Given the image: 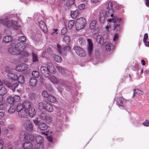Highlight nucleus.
<instances>
[{
	"instance_id": "2f4dec72",
	"label": "nucleus",
	"mask_w": 149,
	"mask_h": 149,
	"mask_svg": "<svg viewBox=\"0 0 149 149\" xmlns=\"http://www.w3.org/2000/svg\"><path fill=\"white\" fill-rule=\"evenodd\" d=\"M38 126L40 130H46L48 127L47 125L44 123H40L39 125Z\"/></svg>"
},
{
	"instance_id": "3c124183",
	"label": "nucleus",
	"mask_w": 149,
	"mask_h": 149,
	"mask_svg": "<svg viewBox=\"0 0 149 149\" xmlns=\"http://www.w3.org/2000/svg\"><path fill=\"white\" fill-rule=\"evenodd\" d=\"M26 40V38L23 36L19 37L18 38V40L22 42H25Z\"/></svg>"
},
{
	"instance_id": "5701e85b",
	"label": "nucleus",
	"mask_w": 149,
	"mask_h": 149,
	"mask_svg": "<svg viewBox=\"0 0 149 149\" xmlns=\"http://www.w3.org/2000/svg\"><path fill=\"white\" fill-rule=\"evenodd\" d=\"M96 40L97 43L101 45L103 44L104 43V39L101 35H98L97 36Z\"/></svg>"
},
{
	"instance_id": "39448f33",
	"label": "nucleus",
	"mask_w": 149,
	"mask_h": 149,
	"mask_svg": "<svg viewBox=\"0 0 149 149\" xmlns=\"http://www.w3.org/2000/svg\"><path fill=\"white\" fill-rule=\"evenodd\" d=\"M20 42H19L15 44V49H13V48L10 47L9 49V52L11 53L15 52L16 54L21 53L26 48L25 45L22 46Z\"/></svg>"
},
{
	"instance_id": "338daca9",
	"label": "nucleus",
	"mask_w": 149,
	"mask_h": 149,
	"mask_svg": "<svg viewBox=\"0 0 149 149\" xmlns=\"http://www.w3.org/2000/svg\"><path fill=\"white\" fill-rule=\"evenodd\" d=\"M47 52L49 54L51 53L52 52L51 48L50 47H48L47 49Z\"/></svg>"
},
{
	"instance_id": "473e14b6",
	"label": "nucleus",
	"mask_w": 149,
	"mask_h": 149,
	"mask_svg": "<svg viewBox=\"0 0 149 149\" xmlns=\"http://www.w3.org/2000/svg\"><path fill=\"white\" fill-rule=\"evenodd\" d=\"M70 38L68 35L65 36L62 39L63 42H65L66 44L69 43L70 42Z\"/></svg>"
},
{
	"instance_id": "79ce46f5",
	"label": "nucleus",
	"mask_w": 149,
	"mask_h": 149,
	"mask_svg": "<svg viewBox=\"0 0 149 149\" xmlns=\"http://www.w3.org/2000/svg\"><path fill=\"white\" fill-rule=\"evenodd\" d=\"M56 68L57 70L62 74H65L66 73V71L63 69L60 66H57Z\"/></svg>"
},
{
	"instance_id": "b1692460",
	"label": "nucleus",
	"mask_w": 149,
	"mask_h": 149,
	"mask_svg": "<svg viewBox=\"0 0 149 149\" xmlns=\"http://www.w3.org/2000/svg\"><path fill=\"white\" fill-rule=\"evenodd\" d=\"M22 146L25 149H29L32 147L33 145L31 142H26L23 144Z\"/></svg>"
},
{
	"instance_id": "a211bd4d",
	"label": "nucleus",
	"mask_w": 149,
	"mask_h": 149,
	"mask_svg": "<svg viewBox=\"0 0 149 149\" xmlns=\"http://www.w3.org/2000/svg\"><path fill=\"white\" fill-rule=\"evenodd\" d=\"M47 66L49 70V74L51 73L52 74L54 73L56 71L55 69L54 68L53 65L51 63H48Z\"/></svg>"
},
{
	"instance_id": "72a5a7b5",
	"label": "nucleus",
	"mask_w": 149,
	"mask_h": 149,
	"mask_svg": "<svg viewBox=\"0 0 149 149\" xmlns=\"http://www.w3.org/2000/svg\"><path fill=\"white\" fill-rule=\"evenodd\" d=\"M53 57L55 61L58 63H61L62 61V59L61 57L58 56L56 55H54Z\"/></svg>"
},
{
	"instance_id": "423d86ee",
	"label": "nucleus",
	"mask_w": 149,
	"mask_h": 149,
	"mask_svg": "<svg viewBox=\"0 0 149 149\" xmlns=\"http://www.w3.org/2000/svg\"><path fill=\"white\" fill-rule=\"evenodd\" d=\"M38 105L40 107L42 108L49 112H52L53 110V108L52 104L46 101L40 102Z\"/></svg>"
},
{
	"instance_id": "680f3d73",
	"label": "nucleus",
	"mask_w": 149,
	"mask_h": 149,
	"mask_svg": "<svg viewBox=\"0 0 149 149\" xmlns=\"http://www.w3.org/2000/svg\"><path fill=\"white\" fill-rule=\"evenodd\" d=\"M34 135H30L29 136V139L31 141H32L34 140Z\"/></svg>"
},
{
	"instance_id": "e2e57ef3",
	"label": "nucleus",
	"mask_w": 149,
	"mask_h": 149,
	"mask_svg": "<svg viewBox=\"0 0 149 149\" xmlns=\"http://www.w3.org/2000/svg\"><path fill=\"white\" fill-rule=\"evenodd\" d=\"M3 145V142L2 140H0V149H2Z\"/></svg>"
},
{
	"instance_id": "09e8293b",
	"label": "nucleus",
	"mask_w": 149,
	"mask_h": 149,
	"mask_svg": "<svg viewBox=\"0 0 149 149\" xmlns=\"http://www.w3.org/2000/svg\"><path fill=\"white\" fill-rule=\"evenodd\" d=\"M42 96L44 97H48L49 96L48 93L46 91H44L42 93Z\"/></svg>"
},
{
	"instance_id": "7c9ffc66",
	"label": "nucleus",
	"mask_w": 149,
	"mask_h": 149,
	"mask_svg": "<svg viewBox=\"0 0 149 149\" xmlns=\"http://www.w3.org/2000/svg\"><path fill=\"white\" fill-rule=\"evenodd\" d=\"M97 23V22L96 20H93L91 22L90 26L91 29H93L95 28Z\"/></svg>"
},
{
	"instance_id": "864d4df0",
	"label": "nucleus",
	"mask_w": 149,
	"mask_h": 149,
	"mask_svg": "<svg viewBox=\"0 0 149 149\" xmlns=\"http://www.w3.org/2000/svg\"><path fill=\"white\" fill-rule=\"evenodd\" d=\"M85 5L84 4H81L79 5L78 6V8L80 10H82L85 8Z\"/></svg>"
},
{
	"instance_id": "37998d69",
	"label": "nucleus",
	"mask_w": 149,
	"mask_h": 149,
	"mask_svg": "<svg viewBox=\"0 0 149 149\" xmlns=\"http://www.w3.org/2000/svg\"><path fill=\"white\" fill-rule=\"evenodd\" d=\"M32 75L34 77L38 78L39 77L40 74L38 71H34L32 72Z\"/></svg>"
},
{
	"instance_id": "0eeeda50",
	"label": "nucleus",
	"mask_w": 149,
	"mask_h": 149,
	"mask_svg": "<svg viewBox=\"0 0 149 149\" xmlns=\"http://www.w3.org/2000/svg\"><path fill=\"white\" fill-rule=\"evenodd\" d=\"M112 21L115 23L114 26L113 28V30H116L118 31L120 29V24L121 21V19L120 18L118 19L116 17H114L112 19H108L107 21L111 22Z\"/></svg>"
},
{
	"instance_id": "de8ad7c7",
	"label": "nucleus",
	"mask_w": 149,
	"mask_h": 149,
	"mask_svg": "<svg viewBox=\"0 0 149 149\" xmlns=\"http://www.w3.org/2000/svg\"><path fill=\"white\" fill-rule=\"evenodd\" d=\"M13 97L14 102H19L20 101V97L19 96L17 95H15Z\"/></svg>"
},
{
	"instance_id": "4be33fe9",
	"label": "nucleus",
	"mask_w": 149,
	"mask_h": 149,
	"mask_svg": "<svg viewBox=\"0 0 149 149\" xmlns=\"http://www.w3.org/2000/svg\"><path fill=\"white\" fill-rule=\"evenodd\" d=\"M19 138L21 141H24L27 139L28 136L25 132H22L20 134Z\"/></svg>"
},
{
	"instance_id": "603ef678",
	"label": "nucleus",
	"mask_w": 149,
	"mask_h": 149,
	"mask_svg": "<svg viewBox=\"0 0 149 149\" xmlns=\"http://www.w3.org/2000/svg\"><path fill=\"white\" fill-rule=\"evenodd\" d=\"M67 29L66 28H63L61 30V34L63 35L67 33Z\"/></svg>"
},
{
	"instance_id": "1a4fd4ad",
	"label": "nucleus",
	"mask_w": 149,
	"mask_h": 149,
	"mask_svg": "<svg viewBox=\"0 0 149 149\" xmlns=\"http://www.w3.org/2000/svg\"><path fill=\"white\" fill-rule=\"evenodd\" d=\"M57 49L60 54H64L70 51V48L69 46H67L63 47V49L60 45L57 44Z\"/></svg>"
},
{
	"instance_id": "393cba45",
	"label": "nucleus",
	"mask_w": 149,
	"mask_h": 149,
	"mask_svg": "<svg viewBox=\"0 0 149 149\" xmlns=\"http://www.w3.org/2000/svg\"><path fill=\"white\" fill-rule=\"evenodd\" d=\"M79 13L78 10H76L74 11L71 12L70 15L72 17L73 19H75L78 15Z\"/></svg>"
},
{
	"instance_id": "bf43d9fd",
	"label": "nucleus",
	"mask_w": 149,
	"mask_h": 149,
	"mask_svg": "<svg viewBox=\"0 0 149 149\" xmlns=\"http://www.w3.org/2000/svg\"><path fill=\"white\" fill-rule=\"evenodd\" d=\"M148 39V35L147 33H146L144 35L143 39V42H145V41H146V40Z\"/></svg>"
},
{
	"instance_id": "c85d7f7f",
	"label": "nucleus",
	"mask_w": 149,
	"mask_h": 149,
	"mask_svg": "<svg viewBox=\"0 0 149 149\" xmlns=\"http://www.w3.org/2000/svg\"><path fill=\"white\" fill-rule=\"evenodd\" d=\"M36 140L38 144H41L43 141V138L40 136H37L36 137Z\"/></svg>"
},
{
	"instance_id": "5fc2aeb1",
	"label": "nucleus",
	"mask_w": 149,
	"mask_h": 149,
	"mask_svg": "<svg viewBox=\"0 0 149 149\" xmlns=\"http://www.w3.org/2000/svg\"><path fill=\"white\" fill-rule=\"evenodd\" d=\"M8 129H10L11 130H13L15 129V127L14 125L11 124L8 126Z\"/></svg>"
},
{
	"instance_id": "f704fd0d",
	"label": "nucleus",
	"mask_w": 149,
	"mask_h": 149,
	"mask_svg": "<svg viewBox=\"0 0 149 149\" xmlns=\"http://www.w3.org/2000/svg\"><path fill=\"white\" fill-rule=\"evenodd\" d=\"M17 80L19 83L22 84L24 82V77L22 75H19L17 78Z\"/></svg>"
},
{
	"instance_id": "a878e982",
	"label": "nucleus",
	"mask_w": 149,
	"mask_h": 149,
	"mask_svg": "<svg viewBox=\"0 0 149 149\" xmlns=\"http://www.w3.org/2000/svg\"><path fill=\"white\" fill-rule=\"evenodd\" d=\"M13 39V37L10 36H6L3 38V42H9Z\"/></svg>"
},
{
	"instance_id": "ea45409f",
	"label": "nucleus",
	"mask_w": 149,
	"mask_h": 149,
	"mask_svg": "<svg viewBox=\"0 0 149 149\" xmlns=\"http://www.w3.org/2000/svg\"><path fill=\"white\" fill-rule=\"evenodd\" d=\"M6 93V90L5 88L4 87H2L0 88V95H4Z\"/></svg>"
},
{
	"instance_id": "f257e3e1",
	"label": "nucleus",
	"mask_w": 149,
	"mask_h": 149,
	"mask_svg": "<svg viewBox=\"0 0 149 149\" xmlns=\"http://www.w3.org/2000/svg\"><path fill=\"white\" fill-rule=\"evenodd\" d=\"M24 106L26 109L27 115L31 117H33L35 115L36 111L35 108L31 105V103L28 101L24 102Z\"/></svg>"
},
{
	"instance_id": "69168bd1",
	"label": "nucleus",
	"mask_w": 149,
	"mask_h": 149,
	"mask_svg": "<svg viewBox=\"0 0 149 149\" xmlns=\"http://www.w3.org/2000/svg\"><path fill=\"white\" fill-rule=\"evenodd\" d=\"M91 2L93 3H97L99 2V0H91Z\"/></svg>"
},
{
	"instance_id": "7ed1b4c3",
	"label": "nucleus",
	"mask_w": 149,
	"mask_h": 149,
	"mask_svg": "<svg viewBox=\"0 0 149 149\" xmlns=\"http://www.w3.org/2000/svg\"><path fill=\"white\" fill-rule=\"evenodd\" d=\"M16 111L19 116L22 118H25L27 116L26 109L24 106V102L22 104H19L16 107Z\"/></svg>"
},
{
	"instance_id": "f8f14e48",
	"label": "nucleus",
	"mask_w": 149,
	"mask_h": 149,
	"mask_svg": "<svg viewBox=\"0 0 149 149\" xmlns=\"http://www.w3.org/2000/svg\"><path fill=\"white\" fill-rule=\"evenodd\" d=\"M74 49L75 52L80 56H84L86 55V53L81 48L78 46H75Z\"/></svg>"
},
{
	"instance_id": "052dcab7",
	"label": "nucleus",
	"mask_w": 149,
	"mask_h": 149,
	"mask_svg": "<svg viewBox=\"0 0 149 149\" xmlns=\"http://www.w3.org/2000/svg\"><path fill=\"white\" fill-rule=\"evenodd\" d=\"M33 122L36 125H37L39 123V121H38V119H36L33 120Z\"/></svg>"
},
{
	"instance_id": "9d476101",
	"label": "nucleus",
	"mask_w": 149,
	"mask_h": 149,
	"mask_svg": "<svg viewBox=\"0 0 149 149\" xmlns=\"http://www.w3.org/2000/svg\"><path fill=\"white\" fill-rule=\"evenodd\" d=\"M40 118L42 120L47 123H50L52 120V118L51 116H47L45 113H41L40 115Z\"/></svg>"
},
{
	"instance_id": "58836bf2",
	"label": "nucleus",
	"mask_w": 149,
	"mask_h": 149,
	"mask_svg": "<svg viewBox=\"0 0 149 149\" xmlns=\"http://www.w3.org/2000/svg\"><path fill=\"white\" fill-rule=\"evenodd\" d=\"M74 24V21L71 20L69 21L68 24V26L70 29H72Z\"/></svg>"
},
{
	"instance_id": "a19ab883",
	"label": "nucleus",
	"mask_w": 149,
	"mask_h": 149,
	"mask_svg": "<svg viewBox=\"0 0 149 149\" xmlns=\"http://www.w3.org/2000/svg\"><path fill=\"white\" fill-rule=\"evenodd\" d=\"M15 110V107L13 105L11 106L8 110V112L9 113H14Z\"/></svg>"
},
{
	"instance_id": "f3484780",
	"label": "nucleus",
	"mask_w": 149,
	"mask_h": 149,
	"mask_svg": "<svg viewBox=\"0 0 149 149\" xmlns=\"http://www.w3.org/2000/svg\"><path fill=\"white\" fill-rule=\"evenodd\" d=\"M87 41L88 43V46L87 47V50L88 53L90 55L91 54L93 49V44L91 40L90 39H88Z\"/></svg>"
},
{
	"instance_id": "6e6d98bb",
	"label": "nucleus",
	"mask_w": 149,
	"mask_h": 149,
	"mask_svg": "<svg viewBox=\"0 0 149 149\" xmlns=\"http://www.w3.org/2000/svg\"><path fill=\"white\" fill-rule=\"evenodd\" d=\"M143 124L146 126H149V121L146 120L145 122L143 123Z\"/></svg>"
},
{
	"instance_id": "bb28decb",
	"label": "nucleus",
	"mask_w": 149,
	"mask_h": 149,
	"mask_svg": "<svg viewBox=\"0 0 149 149\" xmlns=\"http://www.w3.org/2000/svg\"><path fill=\"white\" fill-rule=\"evenodd\" d=\"M133 91V94L132 97H134L135 96L136 94L140 95H142L143 94V91L138 89H134Z\"/></svg>"
},
{
	"instance_id": "f03ea898",
	"label": "nucleus",
	"mask_w": 149,
	"mask_h": 149,
	"mask_svg": "<svg viewBox=\"0 0 149 149\" xmlns=\"http://www.w3.org/2000/svg\"><path fill=\"white\" fill-rule=\"evenodd\" d=\"M0 23L8 27L12 26L13 28L15 29H17L20 27L19 25H17L16 22L14 21L13 20L9 21L7 18L0 20Z\"/></svg>"
},
{
	"instance_id": "8fccbe9b",
	"label": "nucleus",
	"mask_w": 149,
	"mask_h": 149,
	"mask_svg": "<svg viewBox=\"0 0 149 149\" xmlns=\"http://www.w3.org/2000/svg\"><path fill=\"white\" fill-rule=\"evenodd\" d=\"M79 42L80 44L83 45L85 43L84 39L82 37H80L79 39Z\"/></svg>"
},
{
	"instance_id": "c756f323",
	"label": "nucleus",
	"mask_w": 149,
	"mask_h": 149,
	"mask_svg": "<svg viewBox=\"0 0 149 149\" xmlns=\"http://www.w3.org/2000/svg\"><path fill=\"white\" fill-rule=\"evenodd\" d=\"M39 25L40 28L44 32L47 31V27L45 26V23L42 21H41L40 22Z\"/></svg>"
},
{
	"instance_id": "4c0bfd02",
	"label": "nucleus",
	"mask_w": 149,
	"mask_h": 149,
	"mask_svg": "<svg viewBox=\"0 0 149 149\" xmlns=\"http://www.w3.org/2000/svg\"><path fill=\"white\" fill-rule=\"evenodd\" d=\"M33 61V62H37L38 61V58L37 54L35 52L32 53Z\"/></svg>"
},
{
	"instance_id": "49530a36",
	"label": "nucleus",
	"mask_w": 149,
	"mask_h": 149,
	"mask_svg": "<svg viewBox=\"0 0 149 149\" xmlns=\"http://www.w3.org/2000/svg\"><path fill=\"white\" fill-rule=\"evenodd\" d=\"M18 85V84L17 83L14 84L12 85L11 88L13 92L15 91V89L17 88Z\"/></svg>"
},
{
	"instance_id": "6ab92c4d",
	"label": "nucleus",
	"mask_w": 149,
	"mask_h": 149,
	"mask_svg": "<svg viewBox=\"0 0 149 149\" xmlns=\"http://www.w3.org/2000/svg\"><path fill=\"white\" fill-rule=\"evenodd\" d=\"M114 46L110 42H109L106 43L105 48L107 51L109 52L111 50L113 49L114 48Z\"/></svg>"
},
{
	"instance_id": "2eb2a0df",
	"label": "nucleus",
	"mask_w": 149,
	"mask_h": 149,
	"mask_svg": "<svg viewBox=\"0 0 149 149\" xmlns=\"http://www.w3.org/2000/svg\"><path fill=\"white\" fill-rule=\"evenodd\" d=\"M40 70L42 74L44 76L46 77L48 76L49 71L47 65V67L42 66L40 68Z\"/></svg>"
},
{
	"instance_id": "6e6552de",
	"label": "nucleus",
	"mask_w": 149,
	"mask_h": 149,
	"mask_svg": "<svg viewBox=\"0 0 149 149\" xmlns=\"http://www.w3.org/2000/svg\"><path fill=\"white\" fill-rule=\"evenodd\" d=\"M14 70L10 67H7L6 68V72L8 73L7 75L8 77L11 79L16 80L17 79V75L13 73Z\"/></svg>"
},
{
	"instance_id": "ddd939ff",
	"label": "nucleus",
	"mask_w": 149,
	"mask_h": 149,
	"mask_svg": "<svg viewBox=\"0 0 149 149\" xmlns=\"http://www.w3.org/2000/svg\"><path fill=\"white\" fill-rule=\"evenodd\" d=\"M28 67L27 64L24 63L18 65L16 67V69L18 71L22 72L26 70Z\"/></svg>"
},
{
	"instance_id": "cd10ccee",
	"label": "nucleus",
	"mask_w": 149,
	"mask_h": 149,
	"mask_svg": "<svg viewBox=\"0 0 149 149\" xmlns=\"http://www.w3.org/2000/svg\"><path fill=\"white\" fill-rule=\"evenodd\" d=\"M108 5V6L107 7V9H108L109 13H111L113 11V4L111 2H107Z\"/></svg>"
},
{
	"instance_id": "a18cd8bd",
	"label": "nucleus",
	"mask_w": 149,
	"mask_h": 149,
	"mask_svg": "<svg viewBox=\"0 0 149 149\" xmlns=\"http://www.w3.org/2000/svg\"><path fill=\"white\" fill-rule=\"evenodd\" d=\"M7 101L8 102L12 104L14 103L13 97L11 96H9L7 99Z\"/></svg>"
},
{
	"instance_id": "c03bdc74",
	"label": "nucleus",
	"mask_w": 149,
	"mask_h": 149,
	"mask_svg": "<svg viewBox=\"0 0 149 149\" xmlns=\"http://www.w3.org/2000/svg\"><path fill=\"white\" fill-rule=\"evenodd\" d=\"M74 0H68L66 2V5L67 6H69L74 4Z\"/></svg>"
},
{
	"instance_id": "4468645a",
	"label": "nucleus",
	"mask_w": 149,
	"mask_h": 149,
	"mask_svg": "<svg viewBox=\"0 0 149 149\" xmlns=\"http://www.w3.org/2000/svg\"><path fill=\"white\" fill-rule=\"evenodd\" d=\"M117 104L118 107H124L126 104V100L123 97H120L117 101Z\"/></svg>"
},
{
	"instance_id": "13d9d810",
	"label": "nucleus",
	"mask_w": 149,
	"mask_h": 149,
	"mask_svg": "<svg viewBox=\"0 0 149 149\" xmlns=\"http://www.w3.org/2000/svg\"><path fill=\"white\" fill-rule=\"evenodd\" d=\"M5 115L4 113L2 111H0V119H2L4 116Z\"/></svg>"
},
{
	"instance_id": "412c9836",
	"label": "nucleus",
	"mask_w": 149,
	"mask_h": 149,
	"mask_svg": "<svg viewBox=\"0 0 149 149\" xmlns=\"http://www.w3.org/2000/svg\"><path fill=\"white\" fill-rule=\"evenodd\" d=\"M6 106V103L3 101V97L0 96V110H3L4 109Z\"/></svg>"
},
{
	"instance_id": "e433bc0d",
	"label": "nucleus",
	"mask_w": 149,
	"mask_h": 149,
	"mask_svg": "<svg viewBox=\"0 0 149 149\" xmlns=\"http://www.w3.org/2000/svg\"><path fill=\"white\" fill-rule=\"evenodd\" d=\"M50 80L51 81L55 84H57L58 82V79L54 76L52 75L50 76Z\"/></svg>"
},
{
	"instance_id": "4d7b16f0",
	"label": "nucleus",
	"mask_w": 149,
	"mask_h": 149,
	"mask_svg": "<svg viewBox=\"0 0 149 149\" xmlns=\"http://www.w3.org/2000/svg\"><path fill=\"white\" fill-rule=\"evenodd\" d=\"M118 35L117 34H116L114 36L113 40L114 41H116L118 40Z\"/></svg>"
},
{
	"instance_id": "c9c22d12",
	"label": "nucleus",
	"mask_w": 149,
	"mask_h": 149,
	"mask_svg": "<svg viewBox=\"0 0 149 149\" xmlns=\"http://www.w3.org/2000/svg\"><path fill=\"white\" fill-rule=\"evenodd\" d=\"M48 99L49 101L52 103L56 102V98L54 96L51 95L49 96Z\"/></svg>"
},
{
	"instance_id": "aec40b11",
	"label": "nucleus",
	"mask_w": 149,
	"mask_h": 149,
	"mask_svg": "<svg viewBox=\"0 0 149 149\" xmlns=\"http://www.w3.org/2000/svg\"><path fill=\"white\" fill-rule=\"evenodd\" d=\"M29 83L31 86L32 87H35L37 84V80L34 77H31L29 80Z\"/></svg>"
},
{
	"instance_id": "dca6fc26",
	"label": "nucleus",
	"mask_w": 149,
	"mask_h": 149,
	"mask_svg": "<svg viewBox=\"0 0 149 149\" xmlns=\"http://www.w3.org/2000/svg\"><path fill=\"white\" fill-rule=\"evenodd\" d=\"M108 14L105 11H102L100 12V20L102 22H104L107 17Z\"/></svg>"
},
{
	"instance_id": "774afa93",
	"label": "nucleus",
	"mask_w": 149,
	"mask_h": 149,
	"mask_svg": "<svg viewBox=\"0 0 149 149\" xmlns=\"http://www.w3.org/2000/svg\"><path fill=\"white\" fill-rule=\"evenodd\" d=\"M145 44V45L147 47H149V42L147 41H145L143 42Z\"/></svg>"
},
{
	"instance_id": "9b49d317",
	"label": "nucleus",
	"mask_w": 149,
	"mask_h": 149,
	"mask_svg": "<svg viewBox=\"0 0 149 149\" xmlns=\"http://www.w3.org/2000/svg\"><path fill=\"white\" fill-rule=\"evenodd\" d=\"M24 125L25 129L28 132H31L33 129L32 123L30 120H27L24 123Z\"/></svg>"
},
{
	"instance_id": "20e7f679",
	"label": "nucleus",
	"mask_w": 149,
	"mask_h": 149,
	"mask_svg": "<svg viewBox=\"0 0 149 149\" xmlns=\"http://www.w3.org/2000/svg\"><path fill=\"white\" fill-rule=\"evenodd\" d=\"M86 20L84 17L77 19L75 25L76 30H80L84 29L86 26Z\"/></svg>"
},
{
	"instance_id": "0e129e2a",
	"label": "nucleus",
	"mask_w": 149,
	"mask_h": 149,
	"mask_svg": "<svg viewBox=\"0 0 149 149\" xmlns=\"http://www.w3.org/2000/svg\"><path fill=\"white\" fill-rule=\"evenodd\" d=\"M47 139L48 140L52 142L53 140L52 137V136H47Z\"/></svg>"
}]
</instances>
